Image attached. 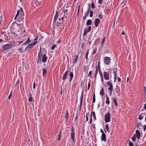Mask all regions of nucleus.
Here are the masks:
<instances>
[{"instance_id": "8", "label": "nucleus", "mask_w": 146, "mask_h": 146, "mask_svg": "<svg viewBox=\"0 0 146 146\" xmlns=\"http://www.w3.org/2000/svg\"><path fill=\"white\" fill-rule=\"evenodd\" d=\"M12 45L11 44H7L3 46V49L4 50H7L10 48L12 46Z\"/></svg>"}, {"instance_id": "50", "label": "nucleus", "mask_w": 146, "mask_h": 146, "mask_svg": "<svg viewBox=\"0 0 146 146\" xmlns=\"http://www.w3.org/2000/svg\"><path fill=\"white\" fill-rule=\"evenodd\" d=\"M92 74V71H90L89 73V74H88V76H90V77L91 78V75Z\"/></svg>"}, {"instance_id": "10", "label": "nucleus", "mask_w": 146, "mask_h": 146, "mask_svg": "<svg viewBox=\"0 0 146 146\" xmlns=\"http://www.w3.org/2000/svg\"><path fill=\"white\" fill-rule=\"evenodd\" d=\"M113 73L114 76V82H115L117 79V70L115 68H114L113 69Z\"/></svg>"}, {"instance_id": "29", "label": "nucleus", "mask_w": 146, "mask_h": 146, "mask_svg": "<svg viewBox=\"0 0 146 146\" xmlns=\"http://www.w3.org/2000/svg\"><path fill=\"white\" fill-rule=\"evenodd\" d=\"M106 39V37H104L103 39L101 42V46L102 47H103L104 45V44L105 42V40Z\"/></svg>"}, {"instance_id": "35", "label": "nucleus", "mask_w": 146, "mask_h": 146, "mask_svg": "<svg viewBox=\"0 0 146 146\" xmlns=\"http://www.w3.org/2000/svg\"><path fill=\"white\" fill-rule=\"evenodd\" d=\"M106 129L108 131V132L109 133L110 132V131L109 130V126L108 124H106Z\"/></svg>"}, {"instance_id": "14", "label": "nucleus", "mask_w": 146, "mask_h": 146, "mask_svg": "<svg viewBox=\"0 0 146 146\" xmlns=\"http://www.w3.org/2000/svg\"><path fill=\"white\" fill-rule=\"evenodd\" d=\"M99 68H100L99 66H97L96 67L94 77V78L96 80V79L97 75L98 73V70L99 71Z\"/></svg>"}, {"instance_id": "57", "label": "nucleus", "mask_w": 146, "mask_h": 146, "mask_svg": "<svg viewBox=\"0 0 146 146\" xmlns=\"http://www.w3.org/2000/svg\"><path fill=\"white\" fill-rule=\"evenodd\" d=\"M20 17V16H19H19H18L17 17V18L16 19V20L18 22H21V21H19V20H18V19H18V18H20V17Z\"/></svg>"}, {"instance_id": "21", "label": "nucleus", "mask_w": 146, "mask_h": 146, "mask_svg": "<svg viewBox=\"0 0 146 146\" xmlns=\"http://www.w3.org/2000/svg\"><path fill=\"white\" fill-rule=\"evenodd\" d=\"M69 75L70 77L69 78V81L71 82L74 76V75L72 72H71L70 73Z\"/></svg>"}, {"instance_id": "9", "label": "nucleus", "mask_w": 146, "mask_h": 146, "mask_svg": "<svg viewBox=\"0 0 146 146\" xmlns=\"http://www.w3.org/2000/svg\"><path fill=\"white\" fill-rule=\"evenodd\" d=\"M104 78L106 80H108L109 79V73L108 72L104 71L103 73Z\"/></svg>"}, {"instance_id": "51", "label": "nucleus", "mask_w": 146, "mask_h": 146, "mask_svg": "<svg viewBox=\"0 0 146 146\" xmlns=\"http://www.w3.org/2000/svg\"><path fill=\"white\" fill-rule=\"evenodd\" d=\"M23 50V48H21L18 49V50L20 52H22Z\"/></svg>"}, {"instance_id": "20", "label": "nucleus", "mask_w": 146, "mask_h": 146, "mask_svg": "<svg viewBox=\"0 0 146 146\" xmlns=\"http://www.w3.org/2000/svg\"><path fill=\"white\" fill-rule=\"evenodd\" d=\"M31 41V40L29 38L27 40L24 42L22 45V46L28 44Z\"/></svg>"}, {"instance_id": "4", "label": "nucleus", "mask_w": 146, "mask_h": 146, "mask_svg": "<svg viewBox=\"0 0 146 146\" xmlns=\"http://www.w3.org/2000/svg\"><path fill=\"white\" fill-rule=\"evenodd\" d=\"M18 25L16 22H15L13 23L10 26V30L11 31H13L14 32H16L17 31L16 30V28L18 27Z\"/></svg>"}, {"instance_id": "42", "label": "nucleus", "mask_w": 146, "mask_h": 146, "mask_svg": "<svg viewBox=\"0 0 146 146\" xmlns=\"http://www.w3.org/2000/svg\"><path fill=\"white\" fill-rule=\"evenodd\" d=\"M90 13L89 15L90 17H92L93 16V11H91L90 12Z\"/></svg>"}, {"instance_id": "61", "label": "nucleus", "mask_w": 146, "mask_h": 146, "mask_svg": "<svg viewBox=\"0 0 146 146\" xmlns=\"http://www.w3.org/2000/svg\"><path fill=\"white\" fill-rule=\"evenodd\" d=\"M33 89H35V88L36 87V84L35 82H34L33 83Z\"/></svg>"}, {"instance_id": "18", "label": "nucleus", "mask_w": 146, "mask_h": 146, "mask_svg": "<svg viewBox=\"0 0 146 146\" xmlns=\"http://www.w3.org/2000/svg\"><path fill=\"white\" fill-rule=\"evenodd\" d=\"M78 57V55H75L74 56V59L72 60V63H76Z\"/></svg>"}, {"instance_id": "19", "label": "nucleus", "mask_w": 146, "mask_h": 146, "mask_svg": "<svg viewBox=\"0 0 146 146\" xmlns=\"http://www.w3.org/2000/svg\"><path fill=\"white\" fill-rule=\"evenodd\" d=\"M112 100L113 103L115 104L116 107L118 105V104L117 103V100L116 98H112Z\"/></svg>"}, {"instance_id": "36", "label": "nucleus", "mask_w": 146, "mask_h": 146, "mask_svg": "<svg viewBox=\"0 0 146 146\" xmlns=\"http://www.w3.org/2000/svg\"><path fill=\"white\" fill-rule=\"evenodd\" d=\"M136 134H134L132 137L131 139L134 142H135L136 140Z\"/></svg>"}, {"instance_id": "23", "label": "nucleus", "mask_w": 146, "mask_h": 146, "mask_svg": "<svg viewBox=\"0 0 146 146\" xmlns=\"http://www.w3.org/2000/svg\"><path fill=\"white\" fill-rule=\"evenodd\" d=\"M69 116L68 112V111H66V113L65 115V118L66 119V121L67 122Z\"/></svg>"}, {"instance_id": "32", "label": "nucleus", "mask_w": 146, "mask_h": 146, "mask_svg": "<svg viewBox=\"0 0 146 146\" xmlns=\"http://www.w3.org/2000/svg\"><path fill=\"white\" fill-rule=\"evenodd\" d=\"M92 115L95 119H96V117H95V113L94 111H92L91 112V117H92Z\"/></svg>"}, {"instance_id": "59", "label": "nucleus", "mask_w": 146, "mask_h": 146, "mask_svg": "<svg viewBox=\"0 0 146 146\" xmlns=\"http://www.w3.org/2000/svg\"><path fill=\"white\" fill-rule=\"evenodd\" d=\"M86 121H88V115H87V113L86 114Z\"/></svg>"}, {"instance_id": "53", "label": "nucleus", "mask_w": 146, "mask_h": 146, "mask_svg": "<svg viewBox=\"0 0 146 146\" xmlns=\"http://www.w3.org/2000/svg\"><path fill=\"white\" fill-rule=\"evenodd\" d=\"M91 7L92 8L94 9L95 8V6L94 5V3L93 2H92V5H91Z\"/></svg>"}, {"instance_id": "38", "label": "nucleus", "mask_w": 146, "mask_h": 146, "mask_svg": "<svg viewBox=\"0 0 146 146\" xmlns=\"http://www.w3.org/2000/svg\"><path fill=\"white\" fill-rule=\"evenodd\" d=\"M97 48H94L93 50L92 51V55L94 54L96 52Z\"/></svg>"}, {"instance_id": "26", "label": "nucleus", "mask_w": 146, "mask_h": 146, "mask_svg": "<svg viewBox=\"0 0 146 146\" xmlns=\"http://www.w3.org/2000/svg\"><path fill=\"white\" fill-rule=\"evenodd\" d=\"M41 1H38V0H37V1H36L35 2V4L37 6H38L41 5Z\"/></svg>"}, {"instance_id": "3", "label": "nucleus", "mask_w": 146, "mask_h": 146, "mask_svg": "<svg viewBox=\"0 0 146 146\" xmlns=\"http://www.w3.org/2000/svg\"><path fill=\"white\" fill-rule=\"evenodd\" d=\"M104 121L106 123H108L111 121V116L110 113L108 112L105 115Z\"/></svg>"}, {"instance_id": "24", "label": "nucleus", "mask_w": 146, "mask_h": 146, "mask_svg": "<svg viewBox=\"0 0 146 146\" xmlns=\"http://www.w3.org/2000/svg\"><path fill=\"white\" fill-rule=\"evenodd\" d=\"M68 11V10L67 9H66L64 11V17L65 18L67 17L68 14V13H67Z\"/></svg>"}, {"instance_id": "6", "label": "nucleus", "mask_w": 146, "mask_h": 146, "mask_svg": "<svg viewBox=\"0 0 146 146\" xmlns=\"http://www.w3.org/2000/svg\"><path fill=\"white\" fill-rule=\"evenodd\" d=\"M107 84L109 86L108 90V91L110 92V94H111L113 90V84L109 81H108L107 82Z\"/></svg>"}, {"instance_id": "40", "label": "nucleus", "mask_w": 146, "mask_h": 146, "mask_svg": "<svg viewBox=\"0 0 146 146\" xmlns=\"http://www.w3.org/2000/svg\"><path fill=\"white\" fill-rule=\"evenodd\" d=\"M90 82H91V80L90 79H89V82L88 83V90H89L90 88Z\"/></svg>"}, {"instance_id": "15", "label": "nucleus", "mask_w": 146, "mask_h": 146, "mask_svg": "<svg viewBox=\"0 0 146 146\" xmlns=\"http://www.w3.org/2000/svg\"><path fill=\"white\" fill-rule=\"evenodd\" d=\"M101 138L102 141H106V135L105 133H103V134H102Z\"/></svg>"}, {"instance_id": "52", "label": "nucleus", "mask_w": 146, "mask_h": 146, "mask_svg": "<svg viewBox=\"0 0 146 146\" xmlns=\"http://www.w3.org/2000/svg\"><path fill=\"white\" fill-rule=\"evenodd\" d=\"M129 146H133V144L130 141H129Z\"/></svg>"}, {"instance_id": "48", "label": "nucleus", "mask_w": 146, "mask_h": 146, "mask_svg": "<svg viewBox=\"0 0 146 146\" xmlns=\"http://www.w3.org/2000/svg\"><path fill=\"white\" fill-rule=\"evenodd\" d=\"M91 26H89L88 27V29H87V30L88 31V32H90L91 30Z\"/></svg>"}, {"instance_id": "31", "label": "nucleus", "mask_w": 146, "mask_h": 146, "mask_svg": "<svg viewBox=\"0 0 146 146\" xmlns=\"http://www.w3.org/2000/svg\"><path fill=\"white\" fill-rule=\"evenodd\" d=\"M90 6H89V9L85 13L84 15L87 17L88 16L89 13L90 12Z\"/></svg>"}, {"instance_id": "30", "label": "nucleus", "mask_w": 146, "mask_h": 146, "mask_svg": "<svg viewBox=\"0 0 146 146\" xmlns=\"http://www.w3.org/2000/svg\"><path fill=\"white\" fill-rule=\"evenodd\" d=\"M145 113H142L139 116V119L140 120H142L143 118V115H145Z\"/></svg>"}, {"instance_id": "22", "label": "nucleus", "mask_w": 146, "mask_h": 146, "mask_svg": "<svg viewBox=\"0 0 146 146\" xmlns=\"http://www.w3.org/2000/svg\"><path fill=\"white\" fill-rule=\"evenodd\" d=\"M106 104H107V105H109L110 104V100H109V98L108 97L107 95H106Z\"/></svg>"}, {"instance_id": "28", "label": "nucleus", "mask_w": 146, "mask_h": 146, "mask_svg": "<svg viewBox=\"0 0 146 146\" xmlns=\"http://www.w3.org/2000/svg\"><path fill=\"white\" fill-rule=\"evenodd\" d=\"M142 126L141 123H138L137 125V127L138 129L140 130L141 129V127Z\"/></svg>"}, {"instance_id": "43", "label": "nucleus", "mask_w": 146, "mask_h": 146, "mask_svg": "<svg viewBox=\"0 0 146 146\" xmlns=\"http://www.w3.org/2000/svg\"><path fill=\"white\" fill-rule=\"evenodd\" d=\"M33 97L31 96H30L29 97V98L28 100L29 102H31L32 101Z\"/></svg>"}, {"instance_id": "2", "label": "nucleus", "mask_w": 146, "mask_h": 146, "mask_svg": "<svg viewBox=\"0 0 146 146\" xmlns=\"http://www.w3.org/2000/svg\"><path fill=\"white\" fill-rule=\"evenodd\" d=\"M37 41H35L32 44H29L25 48V51H29L30 49H31L33 47L37 44Z\"/></svg>"}, {"instance_id": "58", "label": "nucleus", "mask_w": 146, "mask_h": 146, "mask_svg": "<svg viewBox=\"0 0 146 146\" xmlns=\"http://www.w3.org/2000/svg\"><path fill=\"white\" fill-rule=\"evenodd\" d=\"M98 17L99 18L101 19H102L103 18L102 16L101 15H99L98 16Z\"/></svg>"}, {"instance_id": "37", "label": "nucleus", "mask_w": 146, "mask_h": 146, "mask_svg": "<svg viewBox=\"0 0 146 146\" xmlns=\"http://www.w3.org/2000/svg\"><path fill=\"white\" fill-rule=\"evenodd\" d=\"M75 137V132H71V137L72 139H74V138Z\"/></svg>"}, {"instance_id": "12", "label": "nucleus", "mask_w": 146, "mask_h": 146, "mask_svg": "<svg viewBox=\"0 0 146 146\" xmlns=\"http://www.w3.org/2000/svg\"><path fill=\"white\" fill-rule=\"evenodd\" d=\"M100 20L98 18H97L95 19L94 20V22L96 27H97L98 26L100 23Z\"/></svg>"}, {"instance_id": "11", "label": "nucleus", "mask_w": 146, "mask_h": 146, "mask_svg": "<svg viewBox=\"0 0 146 146\" xmlns=\"http://www.w3.org/2000/svg\"><path fill=\"white\" fill-rule=\"evenodd\" d=\"M48 58V57L46 56L45 54H44L42 55V61L44 63L46 62Z\"/></svg>"}, {"instance_id": "60", "label": "nucleus", "mask_w": 146, "mask_h": 146, "mask_svg": "<svg viewBox=\"0 0 146 146\" xmlns=\"http://www.w3.org/2000/svg\"><path fill=\"white\" fill-rule=\"evenodd\" d=\"M60 139H61V136H59L58 135V138H57V139L59 141H60Z\"/></svg>"}, {"instance_id": "17", "label": "nucleus", "mask_w": 146, "mask_h": 146, "mask_svg": "<svg viewBox=\"0 0 146 146\" xmlns=\"http://www.w3.org/2000/svg\"><path fill=\"white\" fill-rule=\"evenodd\" d=\"M115 91L117 94H120V88L117 85L116 86V87L115 89Z\"/></svg>"}, {"instance_id": "46", "label": "nucleus", "mask_w": 146, "mask_h": 146, "mask_svg": "<svg viewBox=\"0 0 146 146\" xmlns=\"http://www.w3.org/2000/svg\"><path fill=\"white\" fill-rule=\"evenodd\" d=\"M99 73L100 74L101 77H103L102 74L101 72L100 71V68L99 69Z\"/></svg>"}, {"instance_id": "44", "label": "nucleus", "mask_w": 146, "mask_h": 146, "mask_svg": "<svg viewBox=\"0 0 146 146\" xmlns=\"http://www.w3.org/2000/svg\"><path fill=\"white\" fill-rule=\"evenodd\" d=\"M95 95L94 94L93 96V100H92V102L93 103H94L95 102Z\"/></svg>"}, {"instance_id": "63", "label": "nucleus", "mask_w": 146, "mask_h": 146, "mask_svg": "<svg viewBox=\"0 0 146 146\" xmlns=\"http://www.w3.org/2000/svg\"><path fill=\"white\" fill-rule=\"evenodd\" d=\"M58 18V17H54V22H55L56 20Z\"/></svg>"}, {"instance_id": "56", "label": "nucleus", "mask_w": 146, "mask_h": 146, "mask_svg": "<svg viewBox=\"0 0 146 146\" xmlns=\"http://www.w3.org/2000/svg\"><path fill=\"white\" fill-rule=\"evenodd\" d=\"M103 0H99L98 1V3L100 4H101L102 3V2Z\"/></svg>"}, {"instance_id": "62", "label": "nucleus", "mask_w": 146, "mask_h": 146, "mask_svg": "<svg viewBox=\"0 0 146 146\" xmlns=\"http://www.w3.org/2000/svg\"><path fill=\"white\" fill-rule=\"evenodd\" d=\"M143 128L144 131H145V130L146 129V125H144Z\"/></svg>"}, {"instance_id": "45", "label": "nucleus", "mask_w": 146, "mask_h": 146, "mask_svg": "<svg viewBox=\"0 0 146 146\" xmlns=\"http://www.w3.org/2000/svg\"><path fill=\"white\" fill-rule=\"evenodd\" d=\"M12 96V92L11 91L9 96H8V98L9 100H10Z\"/></svg>"}, {"instance_id": "7", "label": "nucleus", "mask_w": 146, "mask_h": 146, "mask_svg": "<svg viewBox=\"0 0 146 146\" xmlns=\"http://www.w3.org/2000/svg\"><path fill=\"white\" fill-rule=\"evenodd\" d=\"M104 60L105 63L106 65H108L110 64L111 60V58L109 57L105 56L104 57Z\"/></svg>"}, {"instance_id": "25", "label": "nucleus", "mask_w": 146, "mask_h": 146, "mask_svg": "<svg viewBox=\"0 0 146 146\" xmlns=\"http://www.w3.org/2000/svg\"><path fill=\"white\" fill-rule=\"evenodd\" d=\"M86 25L87 26H88L89 25H92V21L91 20H88L86 22Z\"/></svg>"}, {"instance_id": "34", "label": "nucleus", "mask_w": 146, "mask_h": 146, "mask_svg": "<svg viewBox=\"0 0 146 146\" xmlns=\"http://www.w3.org/2000/svg\"><path fill=\"white\" fill-rule=\"evenodd\" d=\"M42 74L43 76L44 77V75L46 74V70L45 68H42Z\"/></svg>"}, {"instance_id": "27", "label": "nucleus", "mask_w": 146, "mask_h": 146, "mask_svg": "<svg viewBox=\"0 0 146 146\" xmlns=\"http://www.w3.org/2000/svg\"><path fill=\"white\" fill-rule=\"evenodd\" d=\"M83 96V93H82L81 96L80 97V105L81 106L82 105V103Z\"/></svg>"}, {"instance_id": "5", "label": "nucleus", "mask_w": 146, "mask_h": 146, "mask_svg": "<svg viewBox=\"0 0 146 146\" xmlns=\"http://www.w3.org/2000/svg\"><path fill=\"white\" fill-rule=\"evenodd\" d=\"M42 52L41 49L40 48L39 52L38 53V59H37V63L38 64H41V56L42 55Z\"/></svg>"}, {"instance_id": "16", "label": "nucleus", "mask_w": 146, "mask_h": 146, "mask_svg": "<svg viewBox=\"0 0 146 146\" xmlns=\"http://www.w3.org/2000/svg\"><path fill=\"white\" fill-rule=\"evenodd\" d=\"M136 134V137L138 139H140V133L139 130H136V133L135 134Z\"/></svg>"}, {"instance_id": "47", "label": "nucleus", "mask_w": 146, "mask_h": 146, "mask_svg": "<svg viewBox=\"0 0 146 146\" xmlns=\"http://www.w3.org/2000/svg\"><path fill=\"white\" fill-rule=\"evenodd\" d=\"M58 10H57L56 11V14L55 15V17H58Z\"/></svg>"}, {"instance_id": "13", "label": "nucleus", "mask_w": 146, "mask_h": 146, "mask_svg": "<svg viewBox=\"0 0 146 146\" xmlns=\"http://www.w3.org/2000/svg\"><path fill=\"white\" fill-rule=\"evenodd\" d=\"M68 72V71H66L63 74V77H62V80L64 81V82L66 80L67 76V74Z\"/></svg>"}, {"instance_id": "39", "label": "nucleus", "mask_w": 146, "mask_h": 146, "mask_svg": "<svg viewBox=\"0 0 146 146\" xmlns=\"http://www.w3.org/2000/svg\"><path fill=\"white\" fill-rule=\"evenodd\" d=\"M88 32V31L86 29H84V31L83 35H86Z\"/></svg>"}, {"instance_id": "64", "label": "nucleus", "mask_w": 146, "mask_h": 146, "mask_svg": "<svg viewBox=\"0 0 146 146\" xmlns=\"http://www.w3.org/2000/svg\"><path fill=\"white\" fill-rule=\"evenodd\" d=\"M58 18V17H54V22H55L56 20Z\"/></svg>"}, {"instance_id": "49", "label": "nucleus", "mask_w": 146, "mask_h": 146, "mask_svg": "<svg viewBox=\"0 0 146 146\" xmlns=\"http://www.w3.org/2000/svg\"><path fill=\"white\" fill-rule=\"evenodd\" d=\"M61 23L60 22H57L56 24V25L57 27H59L60 26Z\"/></svg>"}, {"instance_id": "33", "label": "nucleus", "mask_w": 146, "mask_h": 146, "mask_svg": "<svg viewBox=\"0 0 146 146\" xmlns=\"http://www.w3.org/2000/svg\"><path fill=\"white\" fill-rule=\"evenodd\" d=\"M104 90L103 88H102V89L101 90L100 92V94L101 96H103L104 95Z\"/></svg>"}, {"instance_id": "41", "label": "nucleus", "mask_w": 146, "mask_h": 146, "mask_svg": "<svg viewBox=\"0 0 146 146\" xmlns=\"http://www.w3.org/2000/svg\"><path fill=\"white\" fill-rule=\"evenodd\" d=\"M89 53V50H88L86 52V58L87 60L88 59V55Z\"/></svg>"}, {"instance_id": "54", "label": "nucleus", "mask_w": 146, "mask_h": 146, "mask_svg": "<svg viewBox=\"0 0 146 146\" xmlns=\"http://www.w3.org/2000/svg\"><path fill=\"white\" fill-rule=\"evenodd\" d=\"M56 46V45H53L51 48V50H54Z\"/></svg>"}, {"instance_id": "55", "label": "nucleus", "mask_w": 146, "mask_h": 146, "mask_svg": "<svg viewBox=\"0 0 146 146\" xmlns=\"http://www.w3.org/2000/svg\"><path fill=\"white\" fill-rule=\"evenodd\" d=\"M101 82H102V84L104 83V80L103 77H101Z\"/></svg>"}, {"instance_id": "1", "label": "nucleus", "mask_w": 146, "mask_h": 146, "mask_svg": "<svg viewBox=\"0 0 146 146\" xmlns=\"http://www.w3.org/2000/svg\"><path fill=\"white\" fill-rule=\"evenodd\" d=\"M19 15L20 16V18H18L19 21H22L24 19V13L23 12V10L22 8H21V9L17 11V13L15 16L14 20H15L17 18Z\"/></svg>"}]
</instances>
